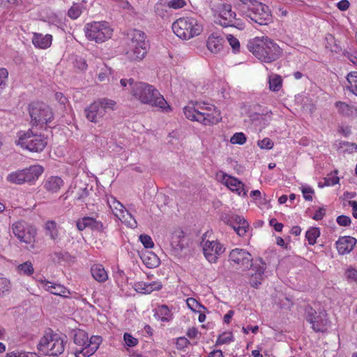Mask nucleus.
<instances>
[{
    "mask_svg": "<svg viewBox=\"0 0 357 357\" xmlns=\"http://www.w3.org/2000/svg\"><path fill=\"white\" fill-rule=\"evenodd\" d=\"M132 96L142 104L158 107L162 112L172 110L164 97L153 86L145 82H136L132 87Z\"/></svg>",
    "mask_w": 357,
    "mask_h": 357,
    "instance_id": "obj_1",
    "label": "nucleus"
},
{
    "mask_svg": "<svg viewBox=\"0 0 357 357\" xmlns=\"http://www.w3.org/2000/svg\"><path fill=\"white\" fill-rule=\"evenodd\" d=\"M183 113L188 119L205 126L216 124L222 119L220 112L214 105L205 102L186 106L183 108Z\"/></svg>",
    "mask_w": 357,
    "mask_h": 357,
    "instance_id": "obj_2",
    "label": "nucleus"
},
{
    "mask_svg": "<svg viewBox=\"0 0 357 357\" xmlns=\"http://www.w3.org/2000/svg\"><path fill=\"white\" fill-rule=\"evenodd\" d=\"M248 48L259 60L271 63L282 54L281 48L268 38H255L248 43Z\"/></svg>",
    "mask_w": 357,
    "mask_h": 357,
    "instance_id": "obj_3",
    "label": "nucleus"
},
{
    "mask_svg": "<svg viewBox=\"0 0 357 357\" xmlns=\"http://www.w3.org/2000/svg\"><path fill=\"white\" fill-rule=\"evenodd\" d=\"M238 6L243 15L259 25H267L272 22L268 6L257 0H238Z\"/></svg>",
    "mask_w": 357,
    "mask_h": 357,
    "instance_id": "obj_4",
    "label": "nucleus"
},
{
    "mask_svg": "<svg viewBox=\"0 0 357 357\" xmlns=\"http://www.w3.org/2000/svg\"><path fill=\"white\" fill-rule=\"evenodd\" d=\"M74 343L79 347L75 351V357H89L98 349L102 339L101 336L93 335L89 339L88 334L83 330H73Z\"/></svg>",
    "mask_w": 357,
    "mask_h": 357,
    "instance_id": "obj_5",
    "label": "nucleus"
},
{
    "mask_svg": "<svg viewBox=\"0 0 357 357\" xmlns=\"http://www.w3.org/2000/svg\"><path fill=\"white\" fill-rule=\"evenodd\" d=\"M66 337L54 333L50 328L40 338L37 348L45 355L58 356L63 353L67 342Z\"/></svg>",
    "mask_w": 357,
    "mask_h": 357,
    "instance_id": "obj_6",
    "label": "nucleus"
},
{
    "mask_svg": "<svg viewBox=\"0 0 357 357\" xmlns=\"http://www.w3.org/2000/svg\"><path fill=\"white\" fill-rule=\"evenodd\" d=\"M130 43L126 52L127 58L131 61L142 60L147 53L149 45L145 33L141 30L132 29L128 33Z\"/></svg>",
    "mask_w": 357,
    "mask_h": 357,
    "instance_id": "obj_7",
    "label": "nucleus"
},
{
    "mask_svg": "<svg viewBox=\"0 0 357 357\" xmlns=\"http://www.w3.org/2000/svg\"><path fill=\"white\" fill-rule=\"evenodd\" d=\"M172 28L178 38L184 40L199 35L203 30L202 23L192 17H181L176 20L172 24Z\"/></svg>",
    "mask_w": 357,
    "mask_h": 357,
    "instance_id": "obj_8",
    "label": "nucleus"
},
{
    "mask_svg": "<svg viewBox=\"0 0 357 357\" xmlns=\"http://www.w3.org/2000/svg\"><path fill=\"white\" fill-rule=\"evenodd\" d=\"M84 31L87 39L98 43L109 39L113 34V29L106 21L88 23L85 26Z\"/></svg>",
    "mask_w": 357,
    "mask_h": 357,
    "instance_id": "obj_9",
    "label": "nucleus"
},
{
    "mask_svg": "<svg viewBox=\"0 0 357 357\" xmlns=\"http://www.w3.org/2000/svg\"><path fill=\"white\" fill-rule=\"evenodd\" d=\"M29 112L33 126H43L51 122L54 119L52 108L47 104L41 102H32L29 106Z\"/></svg>",
    "mask_w": 357,
    "mask_h": 357,
    "instance_id": "obj_10",
    "label": "nucleus"
},
{
    "mask_svg": "<svg viewBox=\"0 0 357 357\" xmlns=\"http://www.w3.org/2000/svg\"><path fill=\"white\" fill-rule=\"evenodd\" d=\"M17 144L31 152L39 153L43 151L47 142L44 135L34 134L31 130H29L20 135Z\"/></svg>",
    "mask_w": 357,
    "mask_h": 357,
    "instance_id": "obj_11",
    "label": "nucleus"
},
{
    "mask_svg": "<svg viewBox=\"0 0 357 357\" xmlns=\"http://www.w3.org/2000/svg\"><path fill=\"white\" fill-rule=\"evenodd\" d=\"M305 319L312 325L315 332H325L327 329L328 321L327 314L324 310L317 312L311 306L305 307Z\"/></svg>",
    "mask_w": 357,
    "mask_h": 357,
    "instance_id": "obj_12",
    "label": "nucleus"
},
{
    "mask_svg": "<svg viewBox=\"0 0 357 357\" xmlns=\"http://www.w3.org/2000/svg\"><path fill=\"white\" fill-rule=\"evenodd\" d=\"M14 235L21 241L26 244H32L35 241L36 229L29 226L25 222H17L13 225Z\"/></svg>",
    "mask_w": 357,
    "mask_h": 357,
    "instance_id": "obj_13",
    "label": "nucleus"
},
{
    "mask_svg": "<svg viewBox=\"0 0 357 357\" xmlns=\"http://www.w3.org/2000/svg\"><path fill=\"white\" fill-rule=\"evenodd\" d=\"M225 250L223 245L217 241H206L203 246L204 255L210 263H215Z\"/></svg>",
    "mask_w": 357,
    "mask_h": 357,
    "instance_id": "obj_14",
    "label": "nucleus"
},
{
    "mask_svg": "<svg viewBox=\"0 0 357 357\" xmlns=\"http://www.w3.org/2000/svg\"><path fill=\"white\" fill-rule=\"evenodd\" d=\"M222 220L236 231L239 236H244L248 228V222L242 216L235 214H225Z\"/></svg>",
    "mask_w": 357,
    "mask_h": 357,
    "instance_id": "obj_15",
    "label": "nucleus"
},
{
    "mask_svg": "<svg viewBox=\"0 0 357 357\" xmlns=\"http://www.w3.org/2000/svg\"><path fill=\"white\" fill-rule=\"evenodd\" d=\"M229 260L241 266L243 269L252 267V255L245 250L235 248L229 255Z\"/></svg>",
    "mask_w": 357,
    "mask_h": 357,
    "instance_id": "obj_16",
    "label": "nucleus"
},
{
    "mask_svg": "<svg viewBox=\"0 0 357 357\" xmlns=\"http://www.w3.org/2000/svg\"><path fill=\"white\" fill-rule=\"evenodd\" d=\"M170 245L174 254L180 255L183 250L187 248L188 239L185 237L183 231L177 230L172 234Z\"/></svg>",
    "mask_w": 357,
    "mask_h": 357,
    "instance_id": "obj_17",
    "label": "nucleus"
},
{
    "mask_svg": "<svg viewBox=\"0 0 357 357\" xmlns=\"http://www.w3.org/2000/svg\"><path fill=\"white\" fill-rule=\"evenodd\" d=\"M76 225L79 231H83L86 228H90L93 231L101 233L105 232V229L106 228L102 222L89 216L78 219Z\"/></svg>",
    "mask_w": 357,
    "mask_h": 357,
    "instance_id": "obj_18",
    "label": "nucleus"
},
{
    "mask_svg": "<svg viewBox=\"0 0 357 357\" xmlns=\"http://www.w3.org/2000/svg\"><path fill=\"white\" fill-rule=\"evenodd\" d=\"M86 118L93 123H98L105 114V111L100 107L99 103L94 102L84 109Z\"/></svg>",
    "mask_w": 357,
    "mask_h": 357,
    "instance_id": "obj_19",
    "label": "nucleus"
},
{
    "mask_svg": "<svg viewBox=\"0 0 357 357\" xmlns=\"http://www.w3.org/2000/svg\"><path fill=\"white\" fill-rule=\"evenodd\" d=\"M225 42V39L222 36L217 33H213L208 36L206 46L211 52L218 54L223 49Z\"/></svg>",
    "mask_w": 357,
    "mask_h": 357,
    "instance_id": "obj_20",
    "label": "nucleus"
},
{
    "mask_svg": "<svg viewBox=\"0 0 357 357\" xmlns=\"http://www.w3.org/2000/svg\"><path fill=\"white\" fill-rule=\"evenodd\" d=\"M356 242V239L351 236H343L340 238L336 242L338 252L340 255H345L350 252L354 249Z\"/></svg>",
    "mask_w": 357,
    "mask_h": 357,
    "instance_id": "obj_21",
    "label": "nucleus"
},
{
    "mask_svg": "<svg viewBox=\"0 0 357 357\" xmlns=\"http://www.w3.org/2000/svg\"><path fill=\"white\" fill-rule=\"evenodd\" d=\"M63 185V179L59 176H52L44 182L45 189L50 193L57 192Z\"/></svg>",
    "mask_w": 357,
    "mask_h": 357,
    "instance_id": "obj_22",
    "label": "nucleus"
},
{
    "mask_svg": "<svg viewBox=\"0 0 357 357\" xmlns=\"http://www.w3.org/2000/svg\"><path fill=\"white\" fill-rule=\"evenodd\" d=\"M140 258L144 264L149 268H154L158 267L160 264L159 257L153 252L145 251L142 252Z\"/></svg>",
    "mask_w": 357,
    "mask_h": 357,
    "instance_id": "obj_23",
    "label": "nucleus"
},
{
    "mask_svg": "<svg viewBox=\"0 0 357 357\" xmlns=\"http://www.w3.org/2000/svg\"><path fill=\"white\" fill-rule=\"evenodd\" d=\"M52 36L50 34L43 35L35 33L32 38V43L36 47L46 49L52 44Z\"/></svg>",
    "mask_w": 357,
    "mask_h": 357,
    "instance_id": "obj_24",
    "label": "nucleus"
},
{
    "mask_svg": "<svg viewBox=\"0 0 357 357\" xmlns=\"http://www.w3.org/2000/svg\"><path fill=\"white\" fill-rule=\"evenodd\" d=\"M44 283L45 289L54 295L68 297L70 291L63 286L55 283L50 282L49 281L42 282Z\"/></svg>",
    "mask_w": 357,
    "mask_h": 357,
    "instance_id": "obj_25",
    "label": "nucleus"
},
{
    "mask_svg": "<svg viewBox=\"0 0 357 357\" xmlns=\"http://www.w3.org/2000/svg\"><path fill=\"white\" fill-rule=\"evenodd\" d=\"M225 184L232 191H236L239 195L245 196L247 190L244 189V184L237 178L232 176H227L225 178Z\"/></svg>",
    "mask_w": 357,
    "mask_h": 357,
    "instance_id": "obj_26",
    "label": "nucleus"
},
{
    "mask_svg": "<svg viewBox=\"0 0 357 357\" xmlns=\"http://www.w3.org/2000/svg\"><path fill=\"white\" fill-rule=\"evenodd\" d=\"M26 182H31L38 178L43 172V167L40 165H32L23 169Z\"/></svg>",
    "mask_w": 357,
    "mask_h": 357,
    "instance_id": "obj_27",
    "label": "nucleus"
},
{
    "mask_svg": "<svg viewBox=\"0 0 357 357\" xmlns=\"http://www.w3.org/2000/svg\"><path fill=\"white\" fill-rule=\"evenodd\" d=\"M91 272L93 278L100 282H105L107 279V273L101 265H93L91 268Z\"/></svg>",
    "mask_w": 357,
    "mask_h": 357,
    "instance_id": "obj_28",
    "label": "nucleus"
},
{
    "mask_svg": "<svg viewBox=\"0 0 357 357\" xmlns=\"http://www.w3.org/2000/svg\"><path fill=\"white\" fill-rule=\"evenodd\" d=\"M6 179L8 182L15 184H22L26 182L23 169L9 174Z\"/></svg>",
    "mask_w": 357,
    "mask_h": 357,
    "instance_id": "obj_29",
    "label": "nucleus"
},
{
    "mask_svg": "<svg viewBox=\"0 0 357 357\" xmlns=\"http://www.w3.org/2000/svg\"><path fill=\"white\" fill-rule=\"evenodd\" d=\"M335 106L340 113L345 116H351L357 109L343 102H337Z\"/></svg>",
    "mask_w": 357,
    "mask_h": 357,
    "instance_id": "obj_30",
    "label": "nucleus"
},
{
    "mask_svg": "<svg viewBox=\"0 0 357 357\" xmlns=\"http://www.w3.org/2000/svg\"><path fill=\"white\" fill-rule=\"evenodd\" d=\"M219 24L221 25L223 27H235L238 29V30H243L245 29V24L242 22H241L238 20H231L229 19L227 21H225V20H219Z\"/></svg>",
    "mask_w": 357,
    "mask_h": 357,
    "instance_id": "obj_31",
    "label": "nucleus"
},
{
    "mask_svg": "<svg viewBox=\"0 0 357 357\" xmlns=\"http://www.w3.org/2000/svg\"><path fill=\"white\" fill-rule=\"evenodd\" d=\"M347 79L349 84L348 88L351 92L357 96V72H351L347 76Z\"/></svg>",
    "mask_w": 357,
    "mask_h": 357,
    "instance_id": "obj_32",
    "label": "nucleus"
},
{
    "mask_svg": "<svg viewBox=\"0 0 357 357\" xmlns=\"http://www.w3.org/2000/svg\"><path fill=\"white\" fill-rule=\"evenodd\" d=\"M155 316L158 317L162 321H167L169 320L170 311L167 305H163L158 307Z\"/></svg>",
    "mask_w": 357,
    "mask_h": 357,
    "instance_id": "obj_33",
    "label": "nucleus"
},
{
    "mask_svg": "<svg viewBox=\"0 0 357 357\" xmlns=\"http://www.w3.org/2000/svg\"><path fill=\"white\" fill-rule=\"evenodd\" d=\"M320 235V231L317 227H311L309 229L306 234L305 237L310 245H314L316 243L317 238Z\"/></svg>",
    "mask_w": 357,
    "mask_h": 357,
    "instance_id": "obj_34",
    "label": "nucleus"
},
{
    "mask_svg": "<svg viewBox=\"0 0 357 357\" xmlns=\"http://www.w3.org/2000/svg\"><path fill=\"white\" fill-rule=\"evenodd\" d=\"M17 269L20 274L26 275H31L34 271L32 263L29 261L18 265Z\"/></svg>",
    "mask_w": 357,
    "mask_h": 357,
    "instance_id": "obj_35",
    "label": "nucleus"
},
{
    "mask_svg": "<svg viewBox=\"0 0 357 357\" xmlns=\"http://www.w3.org/2000/svg\"><path fill=\"white\" fill-rule=\"evenodd\" d=\"M82 13V6L79 3H73L68 11V15L73 20L77 19Z\"/></svg>",
    "mask_w": 357,
    "mask_h": 357,
    "instance_id": "obj_36",
    "label": "nucleus"
},
{
    "mask_svg": "<svg viewBox=\"0 0 357 357\" xmlns=\"http://www.w3.org/2000/svg\"><path fill=\"white\" fill-rule=\"evenodd\" d=\"M259 261L260 264H252L253 269L255 271L254 275L263 278V275L266 268V264L261 258H259Z\"/></svg>",
    "mask_w": 357,
    "mask_h": 357,
    "instance_id": "obj_37",
    "label": "nucleus"
},
{
    "mask_svg": "<svg viewBox=\"0 0 357 357\" xmlns=\"http://www.w3.org/2000/svg\"><path fill=\"white\" fill-rule=\"evenodd\" d=\"M10 280L6 278H0V296H3L10 290Z\"/></svg>",
    "mask_w": 357,
    "mask_h": 357,
    "instance_id": "obj_38",
    "label": "nucleus"
},
{
    "mask_svg": "<svg viewBox=\"0 0 357 357\" xmlns=\"http://www.w3.org/2000/svg\"><path fill=\"white\" fill-rule=\"evenodd\" d=\"M246 142V137L243 132L235 133L230 139V142L234 144H243Z\"/></svg>",
    "mask_w": 357,
    "mask_h": 357,
    "instance_id": "obj_39",
    "label": "nucleus"
},
{
    "mask_svg": "<svg viewBox=\"0 0 357 357\" xmlns=\"http://www.w3.org/2000/svg\"><path fill=\"white\" fill-rule=\"evenodd\" d=\"M96 103H99L100 107L105 112H106L107 109H113L114 107L116 105V102L114 100L107 99V98L100 99L98 101L96 102Z\"/></svg>",
    "mask_w": 357,
    "mask_h": 357,
    "instance_id": "obj_40",
    "label": "nucleus"
},
{
    "mask_svg": "<svg viewBox=\"0 0 357 357\" xmlns=\"http://www.w3.org/2000/svg\"><path fill=\"white\" fill-rule=\"evenodd\" d=\"M227 9H225L221 12L220 17L225 21L229 20V19L236 20V13L231 10V6H228Z\"/></svg>",
    "mask_w": 357,
    "mask_h": 357,
    "instance_id": "obj_41",
    "label": "nucleus"
},
{
    "mask_svg": "<svg viewBox=\"0 0 357 357\" xmlns=\"http://www.w3.org/2000/svg\"><path fill=\"white\" fill-rule=\"evenodd\" d=\"M282 86V80L280 77H276L269 80V88L271 91H278Z\"/></svg>",
    "mask_w": 357,
    "mask_h": 357,
    "instance_id": "obj_42",
    "label": "nucleus"
},
{
    "mask_svg": "<svg viewBox=\"0 0 357 357\" xmlns=\"http://www.w3.org/2000/svg\"><path fill=\"white\" fill-rule=\"evenodd\" d=\"M91 190L92 188L89 189L88 185H86L84 188L80 189V192L77 195V199L83 202H86L89 196L90 191Z\"/></svg>",
    "mask_w": 357,
    "mask_h": 357,
    "instance_id": "obj_43",
    "label": "nucleus"
},
{
    "mask_svg": "<svg viewBox=\"0 0 357 357\" xmlns=\"http://www.w3.org/2000/svg\"><path fill=\"white\" fill-rule=\"evenodd\" d=\"M227 40H228L229 45L232 47L234 52H239L240 43H239L238 40L236 38L234 37L231 34H228L227 36Z\"/></svg>",
    "mask_w": 357,
    "mask_h": 357,
    "instance_id": "obj_44",
    "label": "nucleus"
},
{
    "mask_svg": "<svg viewBox=\"0 0 357 357\" xmlns=\"http://www.w3.org/2000/svg\"><path fill=\"white\" fill-rule=\"evenodd\" d=\"M233 340V335L231 333L226 334L222 333L220 335L217 339L216 345H220L229 343V342L232 341Z\"/></svg>",
    "mask_w": 357,
    "mask_h": 357,
    "instance_id": "obj_45",
    "label": "nucleus"
},
{
    "mask_svg": "<svg viewBox=\"0 0 357 357\" xmlns=\"http://www.w3.org/2000/svg\"><path fill=\"white\" fill-rule=\"evenodd\" d=\"M139 240L146 248H151L154 246L152 238L147 234H141Z\"/></svg>",
    "mask_w": 357,
    "mask_h": 357,
    "instance_id": "obj_46",
    "label": "nucleus"
},
{
    "mask_svg": "<svg viewBox=\"0 0 357 357\" xmlns=\"http://www.w3.org/2000/svg\"><path fill=\"white\" fill-rule=\"evenodd\" d=\"M123 339L126 344L128 347H132L138 344V340L137 338H135L130 333H125L123 335Z\"/></svg>",
    "mask_w": 357,
    "mask_h": 357,
    "instance_id": "obj_47",
    "label": "nucleus"
},
{
    "mask_svg": "<svg viewBox=\"0 0 357 357\" xmlns=\"http://www.w3.org/2000/svg\"><path fill=\"white\" fill-rule=\"evenodd\" d=\"M187 305L188 307L194 311L197 312L199 311V309L200 307H204L199 303H198L195 298H188L186 300Z\"/></svg>",
    "mask_w": 357,
    "mask_h": 357,
    "instance_id": "obj_48",
    "label": "nucleus"
},
{
    "mask_svg": "<svg viewBox=\"0 0 357 357\" xmlns=\"http://www.w3.org/2000/svg\"><path fill=\"white\" fill-rule=\"evenodd\" d=\"M113 70L110 68L106 67L104 71L99 73L98 78L100 82L109 81V75H112Z\"/></svg>",
    "mask_w": 357,
    "mask_h": 357,
    "instance_id": "obj_49",
    "label": "nucleus"
},
{
    "mask_svg": "<svg viewBox=\"0 0 357 357\" xmlns=\"http://www.w3.org/2000/svg\"><path fill=\"white\" fill-rule=\"evenodd\" d=\"M167 4L169 8L178 9L184 7L186 3L185 0H170Z\"/></svg>",
    "mask_w": 357,
    "mask_h": 357,
    "instance_id": "obj_50",
    "label": "nucleus"
},
{
    "mask_svg": "<svg viewBox=\"0 0 357 357\" xmlns=\"http://www.w3.org/2000/svg\"><path fill=\"white\" fill-rule=\"evenodd\" d=\"M346 147L345 151L353 153L357 151V144L349 142H342L340 143V148Z\"/></svg>",
    "mask_w": 357,
    "mask_h": 357,
    "instance_id": "obj_51",
    "label": "nucleus"
},
{
    "mask_svg": "<svg viewBox=\"0 0 357 357\" xmlns=\"http://www.w3.org/2000/svg\"><path fill=\"white\" fill-rule=\"evenodd\" d=\"M162 285L159 281H154L150 283H148V287L145 289L147 294H150L153 291H158L162 288Z\"/></svg>",
    "mask_w": 357,
    "mask_h": 357,
    "instance_id": "obj_52",
    "label": "nucleus"
},
{
    "mask_svg": "<svg viewBox=\"0 0 357 357\" xmlns=\"http://www.w3.org/2000/svg\"><path fill=\"white\" fill-rule=\"evenodd\" d=\"M258 146L261 149H271L273 146V142L269 138H264L262 140H259L257 142Z\"/></svg>",
    "mask_w": 357,
    "mask_h": 357,
    "instance_id": "obj_53",
    "label": "nucleus"
},
{
    "mask_svg": "<svg viewBox=\"0 0 357 357\" xmlns=\"http://www.w3.org/2000/svg\"><path fill=\"white\" fill-rule=\"evenodd\" d=\"M337 224L340 226L347 227L351 223V220L349 216L341 215L337 218Z\"/></svg>",
    "mask_w": 357,
    "mask_h": 357,
    "instance_id": "obj_54",
    "label": "nucleus"
},
{
    "mask_svg": "<svg viewBox=\"0 0 357 357\" xmlns=\"http://www.w3.org/2000/svg\"><path fill=\"white\" fill-rule=\"evenodd\" d=\"M343 55L351 62H352L355 66H357V51H355L354 52L344 51Z\"/></svg>",
    "mask_w": 357,
    "mask_h": 357,
    "instance_id": "obj_55",
    "label": "nucleus"
},
{
    "mask_svg": "<svg viewBox=\"0 0 357 357\" xmlns=\"http://www.w3.org/2000/svg\"><path fill=\"white\" fill-rule=\"evenodd\" d=\"M190 344L189 340L185 337H180L176 340V348L178 349H183Z\"/></svg>",
    "mask_w": 357,
    "mask_h": 357,
    "instance_id": "obj_56",
    "label": "nucleus"
},
{
    "mask_svg": "<svg viewBox=\"0 0 357 357\" xmlns=\"http://www.w3.org/2000/svg\"><path fill=\"white\" fill-rule=\"evenodd\" d=\"M303 197L305 200L312 201V196L310 194L314 193V190L310 187H303L301 189Z\"/></svg>",
    "mask_w": 357,
    "mask_h": 357,
    "instance_id": "obj_57",
    "label": "nucleus"
},
{
    "mask_svg": "<svg viewBox=\"0 0 357 357\" xmlns=\"http://www.w3.org/2000/svg\"><path fill=\"white\" fill-rule=\"evenodd\" d=\"M262 280L263 278L252 274L249 282L252 287L258 288L259 286L261 284Z\"/></svg>",
    "mask_w": 357,
    "mask_h": 357,
    "instance_id": "obj_58",
    "label": "nucleus"
},
{
    "mask_svg": "<svg viewBox=\"0 0 357 357\" xmlns=\"http://www.w3.org/2000/svg\"><path fill=\"white\" fill-rule=\"evenodd\" d=\"M107 202L110 208H112L113 205L114 208L116 210L121 211L123 207V205L113 197H111L110 199H108Z\"/></svg>",
    "mask_w": 357,
    "mask_h": 357,
    "instance_id": "obj_59",
    "label": "nucleus"
},
{
    "mask_svg": "<svg viewBox=\"0 0 357 357\" xmlns=\"http://www.w3.org/2000/svg\"><path fill=\"white\" fill-rule=\"evenodd\" d=\"M326 214V210L324 208H319L313 215L312 218L315 220H321Z\"/></svg>",
    "mask_w": 357,
    "mask_h": 357,
    "instance_id": "obj_60",
    "label": "nucleus"
},
{
    "mask_svg": "<svg viewBox=\"0 0 357 357\" xmlns=\"http://www.w3.org/2000/svg\"><path fill=\"white\" fill-rule=\"evenodd\" d=\"M339 177L337 176H332L329 178H325V185H335L339 182Z\"/></svg>",
    "mask_w": 357,
    "mask_h": 357,
    "instance_id": "obj_61",
    "label": "nucleus"
},
{
    "mask_svg": "<svg viewBox=\"0 0 357 357\" xmlns=\"http://www.w3.org/2000/svg\"><path fill=\"white\" fill-rule=\"evenodd\" d=\"M136 290L144 294H147L145 289L148 287V283L140 282L135 284Z\"/></svg>",
    "mask_w": 357,
    "mask_h": 357,
    "instance_id": "obj_62",
    "label": "nucleus"
},
{
    "mask_svg": "<svg viewBox=\"0 0 357 357\" xmlns=\"http://www.w3.org/2000/svg\"><path fill=\"white\" fill-rule=\"evenodd\" d=\"M349 5H350V3H349V1L341 0L340 1H339L337 3V6L340 10L344 11L349 8Z\"/></svg>",
    "mask_w": 357,
    "mask_h": 357,
    "instance_id": "obj_63",
    "label": "nucleus"
},
{
    "mask_svg": "<svg viewBox=\"0 0 357 357\" xmlns=\"http://www.w3.org/2000/svg\"><path fill=\"white\" fill-rule=\"evenodd\" d=\"M347 276L349 279L357 281V270L354 268H349L347 272Z\"/></svg>",
    "mask_w": 357,
    "mask_h": 357,
    "instance_id": "obj_64",
    "label": "nucleus"
}]
</instances>
